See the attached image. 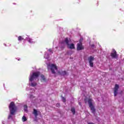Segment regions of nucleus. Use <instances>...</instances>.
<instances>
[{
	"label": "nucleus",
	"mask_w": 124,
	"mask_h": 124,
	"mask_svg": "<svg viewBox=\"0 0 124 124\" xmlns=\"http://www.w3.org/2000/svg\"><path fill=\"white\" fill-rule=\"evenodd\" d=\"M9 110L10 115H8V119L12 118V115H14L17 111V107L14 102H11L9 105Z\"/></svg>",
	"instance_id": "obj_1"
},
{
	"label": "nucleus",
	"mask_w": 124,
	"mask_h": 124,
	"mask_svg": "<svg viewBox=\"0 0 124 124\" xmlns=\"http://www.w3.org/2000/svg\"><path fill=\"white\" fill-rule=\"evenodd\" d=\"M93 100L92 98H88L87 97H85L84 98V102L85 104L88 103V105H89V107L90 109L92 111V113L95 115L96 113V109L94 108V106H93Z\"/></svg>",
	"instance_id": "obj_2"
},
{
	"label": "nucleus",
	"mask_w": 124,
	"mask_h": 124,
	"mask_svg": "<svg viewBox=\"0 0 124 124\" xmlns=\"http://www.w3.org/2000/svg\"><path fill=\"white\" fill-rule=\"evenodd\" d=\"M40 72H33V74H32V75H30V77L29 78L30 81H33L34 80V79L38 78V77L40 76Z\"/></svg>",
	"instance_id": "obj_3"
},
{
	"label": "nucleus",
	"mask_w": 124,
	"mask_h": 124,
	"mask_svg": "<svg viewBox=\"0 0 124 124\" xmlns=\"http://www.w3.org/2000/svg\"><path fill=\"white\" fill-rule=\"evenodd\" d=\"M50 71L53 74H55V70H58V67L55 64H51L49 65Z\"/></svg>",
	"instance_id": "obj_4"
},
{
	"label": "nucleus",
	"mask_w": 124,
	"mask_h": 124,
	"mask_svg": "<svg viewBox=\"0 0 124 124\" xmlns=\"http://www.w3.org/2000/svg\"><path fill=\"white\" fill-rule=\"evenodd\" d=\"M93 61H94V58L93 56H90L88 58V61L89 62V65L91 67H93Z\"/></svg>",
	"instance_id": "obj_5"
},
{
	"label": "nucleus",
	"mask_w": 124,
	"mask_h": 124,
	"mask_svg": "<svg viewBox=\"0 0 124 124\" xmlns=\"http://www.w3.org/2000/svg\"><path fill=\"white\" fill-rule=\"evenodd\" d=\"M84 49V46L82 45V42L79 41V43L77 45V50L81 51Z\"/></svg>",
	"instance_id": "obj_6"
},
{
	"label": "nucleus",
	"mask_w": 124,
	"mask_h": 124,
	"mask_svg": "<svg viewBox=\"0 0 124 124\" xmlns=\"http://www.w3.org/2000/svg\"><path fill=\"white\" fill-rule=\"evenodd\" d=\"M111 57L112 59H118V55L117 54L116 50L113 49L111 53Z\"/></svg>",
	"instance_id": "obj_7"
},
{
	"label": "nucleus",
	"mask_w": 124,
	"mask_h": 124,
	"mask_svg": "<svg viewBox=\"0 0 124 124\" xmlns=\"http://www.w3.org/2000/svg\"><path fill=\"white\" fill-rule=\"evenodd\" d=\"M119 89V85L115 84V88H114V96H116L118 94V91Z\"/></svg>",
	"instance_id": "obj_8"
},
{
	"label": "nucleus",
	"mask_w": 124,
	"mask_h": 124,
	"mask_svg": "<svg viewBox=\"0 0 124 124\" xmlns=\"http://www.w3.org/2000/svg\"><path fill=\"white\" fill-rule=\"evenodd\" d=\"M68 48L70 49H74L75 48V45L73 43L70 44L69 46H67Z\"/></svg>",
	"instance_id": "obj_9"
},
{
	"label": "nucleus",
	"mask_w": 124,
	"mask_h": 124,
	"mask_svg": "<svg viewBox=\"0 0 124 124\" xmlns=\"http://www.w3.org/2000/svg\"><path fill=\"white\" fill-rule=\"evenodd\" d=\"M41 82H46V78H45V76H44V75H41Z\"/></svg>",
	"instance_id": "obj_10"
},
{
	"label": "nucleus",
	"mask_w": 124,
	"mask_h": 124,
	"mask_svg": "<svg viewBox=\"0 0 124 124\" xmlns=\"http://www.w3.org/2000/svg\"><path fill=\"white\" fill-rule=\"evenodd\" d=\"M33 114L34 116H35V118H37V116H38V113H37V111L36 109H33Z\"/></svg>",
	"instance_id": "obj_11"
},
{
	"label": "nucleus",
	"mask_w": 124,
	"mask_h": 124,
	"mask_svg": "<svg viewBox=\"0 0 124 124\" xmlns=\"http://www.w3.org/2000/svg\"><path fill=\"white\" fill-rule=\"evenodd\" d=\"M69 40L68 38H65L64 39V43L66 44V46H69Z\"/></svg>",
	"instance_id": "obj_12"
},
{
	"label": "nucleus",
	"mask_w": 124,
	"mask_h": 124,
	"mask_svg": "<svg viewBox=\"0 0 124 124\" xmlns=\"http://www.w3.org/2000/svg\"><path fill=\"white\" fill-rule=\"evenodd\" d=\"M27 40L30 44L34 43V42L33 41L32 39H31V38H28V39H27Z\"/></svg>",
	"instance_id": "obj_13"
},
{
	"label": "nucleus",
	"mask_w": 124,
	"mask_h": 124,
	"mask_svg": "<svg viewBox=\"0 0 124 124\" xmlns=\"http://www.w3.org/2000/svg\"><path fill=\"white\" fill-rule=\"evenodd\" d=\"M70 111H71L73 115L75 114V108L74 107H72L71 109H70Z\"/></svg>",
	"instance_id": "obj_14"
},
{
	"label": "nucleus",
	"mask_w": 124,
	"mask_h": 124,
	"mask_svg": "<svg viewBox=\"0 0 124 124\" xmlns=\"http://www.w3.org/2000/svg\"><path fill=\"white\" fill-rule=\"evenodd\" d=\"M67 75V72L66 71H62L61 75L65 76Z\"/></svg>",
	"instance_id": "obj_15"
},
{
	"label": "nucleus",
	"mask_w": 124,
	"mask_h": 124,
	"mask_svg": "<svg viewBox=\"0 0 124 124\" xmlns=\"http://www.w3.org/2000/svg\"><path fill=\"white\" fill-rule=\"evenodd\" d=\"M18 40L19 41H21L22 40H24V38H22V36H18Z\"/></svg>",
	"instance_id": "obj_16"
},
{
	"label": "nucleus",
	"mask_w": 124,
	"mask_h": 124,
	"mask_svg": "<svg viewBox=\"0 0 124 124\" xmlns=\"http://www.w3.org/2000/svg\"><path fill=\"white\" fill-rule=\"evenodd\" d=\"M37 85V83L36 82H32L31 83V87H35Z\"/></svg>",
	"instance_id": "obj_17"
},
{
	"label": "nucleus",
	"mask_w": 124,
	"mask_h": 124,
	"mask_svg": "<svg viewBox=\"0 0 124 124\" xmlns=\"http://www.w3.org/2000/svg\"><path fill=\"white\" fill-rule=\"evenodd\" d=\"M24 110L25 111H28V106L27 105H25L24 106Z\"/></svg>",
	"instance_id": "obj_18"
},
{
	"label": "nucleus",
	"mask_w": 124,
	"mask_h": 124,
	"mask_svg": "<svg viewBox=\"0 0 124 124\" xmlns=\"http://www.w3.org/2000/svg\"><path fill=\"white\" fill-rule=\"evenodd\" d=\"M26 121H27V119H26V117L25 116H23L22 117V122H26Z\"/></svg>",
	"instance_id": "obj_19"
},
{
	"label": "nucleus",
	"mask_w": 124,
	"mask_h": 124,
	"mask_svg": "<svg viewBox=\"0 0 124 124\" xmlns=\"http://www.w3.org/2000/svg\"><path fill=\"white\" fill-rule=\"evenodd\" d=\"M62 101H63V102L65 103V102H66L65 98H64V97H62Z\"/></svg>",
	"instance_id": "obj_20"
},
{
	"label": "nucleus",
	"mask_w": 124,
	"mask_h": 124,
	"mask_svg": "<svg viewBox=\"0 0 124 124\" xmlns=\"http://www.w3.org/2000/svg\"><path fill=\"white\" fill-rule=\"evenodd\" d=\"M56 107H60V104H59V103H57V104H56Z\"/></svg>",
	"instance_id": "obj_21"
},
{
	"label": "nucleus",
	"mask_w": 124,
	"mask_h": 124,
	"mask_svg": "<svg viewBox=\"0 0 124 124\" xmlns=\"http://www.w3.org/2000/svg\"><path fill=\"white\" fill-rule=\"evenodd\" d=\"M48 51H49L50 52H51V53H53V51L51 49H48Z\"/></svg>",
	"instance_id": "obj_22"
},
{
	"label": "nucleus",
	"mask_w": 124,
	"mask_h": 124,
	"mask_svg": "<svg viewBox=\"0 0 124 124\" xmlns=\"http://www.w3.org/2000/svg\"><path fill=\"white\" fill-rule=\"evenodd\" d=\"M58 74L59 75H62V72H61V71H58Z\"/></svg>",
	"instance_id": "obj_23"
},
{
	"label": "nucleus",
	"mask_w": 124,
	"mask_h": 124,
	"mask_svg": "<svg viewBox=\"0 0 124 124\" xmlns=\"http://www.w3.org/2000/svg\"><path fill=\"white\" fill-rule=\"evenodd\" d=\"M91 47H92V48L94 47V45H91Z\"/></svg>",
	"instance_id": "obj_24"
},
{
	"label": "nucleus",
	"mask_w": 124,
	"mask_h": 124,
	"mask_svg": "<svg viewBox=\"0 0 124 124\" xmlns=\"http://www.w3.org/2000/svg\"><path fill=\"white\" fill-rule=\"evenodd\" d=\"M88 124H93V123H88Z\"/></svg>",
	"instance_id": "obj_25"
},
{
	"label": "nucleus",
	"mask_w": 124,
	"mask_h": 124,
	"mask_svg": "<svg viewBox=\"0 0 124 124\" xmlns=\"http://www.w3.org/2000/svg\"><path fill=\"white\" fill-rule=\"evenodd\" d=\"M79 105H81V103H79Z\"/></svg>",
	"instance_id": "obj_26"
}]
</instances>
